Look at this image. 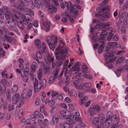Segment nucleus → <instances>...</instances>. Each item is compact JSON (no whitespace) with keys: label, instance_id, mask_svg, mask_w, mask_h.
<instances>
[{"label":"nucleus","instance_id":"nucleus-15","mask_svg":"<svg viewBox=\"0 0 128 128\" xmlns=\"http://www.w3.org/2000/svg\"><path fill=\"white\" fill-rule=\"evenodd\" d=\"M44 59L46 63L50 65V64L53 62L54 58V57L48 55L44 56Z\"/></svg>","mask_w":128,"mask_h":128},{"label":"nucleus","instance_id":"nucleus-39","mask_svg":"<svg viewBox=\"0 0 128 128\" xmlns=\"http://www.w3.org/2000/svg\"><path fill=\"white\" fill-rule=\"evenodd\" d=\"M1 10L4 14L10 12L9 9L8 7L5 6H4Z\"/></svg>","mask_w":128,"mask_h":128},{"label":"nucleus","instance_id":"nucleus-17","mask_svg":"<svg viewBox=\"0 0 128 128\" xmlns=\"http://www.w3.org/2000/svg\"><path fill=\"white\" fill-rule=\"evenodd\" d=\"M17 104L16 103H14L12 105L10 104L8 105V109L10 111H15L17 109Z\"/></svg>","mask_w":128,"mask_h":128},{"label":"nucleus","instance_id":"nucleus-16","mask_svg":"<svg viewBox=\"0 0 128 128\" xmlns=\"http://www.w3.org/2000/svg\"><path fill=\"white\" fill-rule=\"evenodd\" d=\"M43 26L46 28V31L48 32L50 30L49 27L51 25L50 22L48 21L43 20L42 22Z\"/></svg>","mask_w":128,"mask_h":128},{"label":"nucleus","instance_id":"nucleus-20","mask_svg":"<svg viewBox=\"0 0 128 128\" xmlns=\"http://www.w3.org/2000/svg\"><path fill=\"white\" fill-rule=\"evenodd\" d=\"M12 100L14 103H16L19 101L20 99V95L16 93L12 97Z\"/></svg>","mask_w":128,"mask_h":128},{"label":"nucleus","instance_id":"nucleus-3","mask_svg":"<svg viewBox=\"0 0 128 128\" xmlns=\"http://www.w3.org/2000/svg\"><path fill=\"white\" fill-rule=\"evenodd\" d=\"M62 51H60V52H56L55 53L56 58L58 60L56 63V67H59L62 65V64L63 60L64 59L65 57L67 55L66 50L64 51V52L62 54Z\"/></svg>","mask_w":128,"mask_h":128},{"label":"nucleus","instance_id":"nucleus-27","mask_svg":"<svg viewBox=\"0 0 128 128\" xmlns=\"http://www.w3.org/2000/svg\"><path fill=\"white\" fill-rule=\"evenodd\" d=\"M88 99V97L86 96H84L80 98V105L83 104Z\"/></svg>","mask_w":128,"mask_h":128},{"label":"nucleus","instance_id":"nucleus-46","mask_svg":"<svg viewBox=\"0 0 128 128\" xmlns=\"http://www.w3.org/2000/svg\"><path fill=\"white\" fill-rule=\"evenodd\" d=\"M60 126L61 127L63 126L64 128H69V125L67 122V123L60 124Z\"/></svg>","mask_w":128,"mask_h":128},{"label":"nucleus","instance_id":"nucleus-53","mask_svg":"<svg viewBox=\"0 0 128 128\" xmlns=\"http://www.w3.org/2000/svg\"><path fill=\"white\" fill-rule=\"evenodd\" d=\"M64 75L65 76H66V84L67 85H68L69 84V78L68 76L66 75V73L65 72L64 73Z\"/></svg>","mask_w":128,"mask_h":128},{"label":"nucleus","instance_id":"nucleus-1","mask_svg":"<svg viewBox=\"0 0 128 128\" xmlns=\"http://www.w3.org/2000/svg\"><path fill=\"white\" fill-rule=\"evenodd\" d=\"M30 2V0H16L13 6L14 8L19 10H25L28 14L33 16L34 13L31 9L24 8V7L28 6Z\"/></svg>","mask_w":128,"mask_h":128},{"label":"nucleus","instance_id":"nucleus-38","mask_svg":"<svg viewBox=\"0 0 128 128\" xmlns=\"http://www.w3.org/2000/svg\"><path fill=\"white\" fill-rule=\"evenodd\" d=\"M86 73L85 74H83L82 73L81 74V76H82L84 78H86L88 79H91L92 78V76L89 74H86Z\"/></svg>","mask_w":128,"mask_h":128},{"label":"nucleus","instance_id":"nucleus-32","mask_svg":"<svg viewBox=\"0 0 128 128\" xmlns=\"http://www.w3.org/2000/svg\"><path fill=\"white\" fill-rule=\"evenodd\" d=\"M41 51L42 50H41V52H36V56L37 58H36L35 60L38 62H39V60H38V58L39 59H41L42 58V55L41 53H42L41 52Z\"/></svg>","mask_w":128,"mask_h":128},{"label":"nucleus","instance_id":"nucleus-34","mask_svg":"<svg viewBox=\"0 0 128 128\" xmlns=\"http://www.w3.org/2000/svg\"><path fill=\"white\" fill-rule=\"evenodd\" d=\"M17 25L18 26L20 29H23L24 28L22 22L20 20L18 21H17Z\"/></svg>","mask_w":128,"mask_h":128},{"label":"nucleus","instance_id":"nucleus-37","mask_svg":"<svg viewBox=\"0 0 128 128\" xmlns=\"http://www.w3.org/2000/svg\"><path fill=\"white\" fill-rule=\"evenodd\" d=\"M18 90V86L16 84H14L12 88V91L14 92H17Z\"/></svg>","mask_w":128,"mask_h":128},{"label":"nucleus","instance_id":"nucleus-62","mask_svg":"<svg viewBox=\"0 0 128 128\" xmlns=\"http://www.w3.org/2000/svg\"><path fill=\"white\" fill-rule=\"evenodd\" d=\"M60 106L61 107L65 109H67L68 107L66 104L64 103H62L60 104Z\"/></svg>","mask_w":128,"mask_h":128},{"label":"nucleus","instance_id":"nucleus-31","mask_svg":"<svg viewBox=\"0 0 128 128\" xmlns=\"http://www.w3.org/2000/svg\"><path fill=\"white\" fill-rule=\"evenodd\" d=\"M6 98L9 102L10 101L11 99V94L10 89H8L6 91Z\"/></svg>","mask_w":128,"mask_h":128},{"label":"nucleus","instance_id":"nucleus-48","mask_svg":"<svg viewBox=\"0 0 128 128\" xmlns=\"http://www.w3.org/2000/svg\"><path fill=\"white\" fill-rule=\"evenodd\" d=\"M24 110H23L21 109L20 110L18 114V116L20 118L24 115Z\"/></svg>","mask_w":128,"mask_h":128},{"label":"nucleus","instance_id":"nucleus-12","mask_svg":"<svg viewBox=\"0 0 128 128\" xmlns=\"http://www.w3.org/2000/svg\"><path fill=\"white\" fill-rule=\"evenodd\" d=\"M85 88H87L85 90L86 92H90L92 93H94L96 92L95 89L90 88L92 85L90 83H85Z\"/></svg>","mask_w":128,"mask_h":128},{"label":"nucleus","instance_id":"nucleus-33","mask_svg":"<svg viewBox=\"0 0 128 128\" xmlns=\"http://www.w3.org/2000/svg\"><path fill=\"white\" fill-rule=\"evenodd\" d=\"M107 30H110L111 31L108 32V34H109L108 36H107V38L108 39V37H109V39H110L112 38V36L113 35V33H112V27L110 28H107Z\"/></svg>","mask_w":128,"mask_h":128},{"label":"nucleus","instance_id":"nucleus-45","mask_svg":"<svg viewBox=\"0 0 128 128\" xmlns=\"http://www.w3.org/2000/svg\"><path fill=\"white\" fill-rule=\"evenodd\" d=\"M120 14H122V17L124 20H125V17L126 14V12H124L122 13V10H120Z\"/></svg>","mask_w":128,"mask_h":128},{"label":"nucleus","instance_id":"nucleus-18","mask_svg":"<svg viewBox=\"0 0 128 128\" xmlns=\"http://www.w3.org/2000/svg\"><path fill=\"white\" fill-rule=\"evenodd\" d=\"M117 43L115 42H110L108 44V46H106V51H107L109 49L112 48H114L116 47L117 45Z\"/></svg>","mask_w":128,"mask_h":128},{"label":"nucleus","instance_id":"nucleus-7","mask_svg":"<svg viewBox=\"0 0 128 128\" xmlns=\"http://www.w3.org/2000/svg\"><path fill=\"white\" fill-rule=\"evenodd\" d=\"M110 17V14L107 12H104L102 14H96V22H102L105 18H108Z\"/></svg>","mask_w":128,"mask_h":128},{"label":"nucleus","instance_id":"nucleus-57","mask_svg":"<svg viewBox=\"0 0 128 128\" xmlns=\"http://www.w3.org/2000/svg\"><path fill=\"white\" fill-rule=\"evenodd\" d=\"M8 81L6 79H2L1 81V84L4 85H6Z\"/></svg>","mask_w":128,"mask_h":128},{"label":"nucleus","instance_id":"nucleus-41","mask_svg":"<svg viewBox=\"0 0 128 128\" xmlns=\"http://www.w3.org/2000/svg\"><path fill=\"white\" fill-rule=\"evenodd\" d=\"M67 122L69 125L73 126L76 124V122L74 120L69 119L67 121Z\"/></svg>","mask_w":128,"mask_h":128},{"label":"nucleus","instance_id":"nucleus-54","mask_svg":"<svg viewBox=\"0 0 128 128\" xmlns=\"http://www.w3.org/2000/svg\"><path fill=\"white\" fill-rule=\"evenodd\" d=\"M65 114H66V116H70L72 114V113L71 111L67 110H65Z\"/></svg>","mask_w":128,"mask_h":128},{"label":"nucleus","instance_id":"nucleus-21","mask_svg":"<svg viewBox=\"0 0 128 128\" xmlns=\"http://www.w3.org/2000/svg\"><path fill=\"white\" fill-rule=\"evenodd\" d=\"M81 73H80L81 74L82 73L83 74H84L86 73V72L88 70V68L87 65L85 64L82 63L81 66Z\"/></svg>","mask_w":128,"mask_h":128},{"label":"nucleus","instance_id":"nucleus-40","mask_svg":"<svg viewBox=\"0 0 128 128\" xmlns=\"http://www.w3.org/2000/svg\"><path fill=\"white\" fill-rule=\"evenodd\" d=\"M104 43H102V44L100 45L99 48L98 49V52L99 54L101 53L103 50L104 48Z\"/></svg>","mask_w":128,"mask_h":128},{"label":"nucleus","instance_id":"nucleus-64","mask_svg":"<svg viewBox=\"0 0 128 128\" xmlns=\"http://www.w3.org/2000/svg\"><path fill=\"white\" fill-rule=\"evenodd\" d=\"M58 0H52V2L56 6H59V4L58 3Z\"/></svg>","mask_w":128,"mask_h":128},{"label":"nucleus","instance_id":"nucleus-36","mask_svg":"<svg viewBox=\"0 0 128 128\" xmlns=\"http://www.w3.org/2000/svg\"><path fill=\"white\" fill-rule=\"evenodd\" d=\"M85 83L82 82L78 86V88L82 90H85L87 88L85 87Z\"/></svg>","mask_w":128,"mask_h":128},{"label":"nucleus","instance_id":"nucleus-10","mask_svg":"<svg viewBox=\"0 0 128 128\" xmlns=\"http://www.w3.org/2000/svg\"><path fill=\"white\" fill-rule=\"evenodd\" d=\"M32 4L34 6L33 8L36 7L37 8H39L40 6H42L44 4L42 0H31Z\"/></svg>","mask_w":128,"mask_h":128},{"label":"nucleus","instance_id":"nucleus-13","mask_svg":"<svg viewBox=\"0 0 128 128\" xmlns=\"http://www.w3.org/2000/svg\"><path fill=\"white\" fill-rule=\"evenodd\" d=\"M116 52V51H114L112 50H110L108 52L104 55L105 60H108L110 58L114 56V54Z\"/></svg>","mask_w":128,"mask_h":128},{"label":"nucleus","instance_id":"nucleus-59","mask_svg":"<svg viewBox=\"0 0 128 128\" xmlns=\"http://www.w3.org/2000/svg\"><path fill=\"white\" fill-rule=\"evenodd\" d=\"M58 94V93L55 92H53L52 93V99H54V100H55L56 99V97L57 96H56Z\"/></svg>","mask_w":128,"mask_h":128},{"label":"nucleus","instance_id":"nucleus-24","mask_svg":"<svg viewBox=\"0 0 128 128\" xmlns=\"http://www.w3.org/2000/svg\"><path fill=\"white\" fill-rule=\"evenodd\" d=\"M65 110H62L60 111V114L59 116L61 119H64L65 118L66 114H65Z\"/></svg>","mask_w":128,"mask_h":128},{"label":"nucleus","instance_id":"nucleus-58","mask_svg":"<svg viewBox=\"0 0 128 128\" xmlns=\"http://www.w3.org/2000/svg\"><path fill=\"white\" fill-rule=\"evenodd\" d=\"M124 69L123 68H122V67H118V68L117 72H116V74H117V73L120 74V73Z\"/></svg>","mask_w":128,"mask_h":128},{"label":"nucleus","instance_id":"nucleus-42","mask_svg":"<svg viewBox=\"0 0 128 128\" xmlns=\"http://www.w3.org/2000/svg\"><path fill=\"white\" fill-rule=\"evenodd\" d=\"M42 49L41 50V52L42 53H44L47 47L45 43L44 42H42Z\"/></svg>","mask_w":128,"mask_h":128},{"label":"nucleus","instance_id":"nucleus-28","mask_svg":"<svg viewBox=\"0 0 128 128\" xmlns=\"http://www.w3.org/2000/svg\"><path fill=\"white\" fill-rule=\"evenodd\" d=\"M38 66V64L36 62H33L31 65V68L33 72H35Z\"/></svg>","mask_w":128,"mask_h":128},{"label":"nucleus","instance_id":"nucleus-51","mask_svg":"<svg viewBox=\"0 0 128 128\" xmlns=\"http://www.w3.org/2000/svg\"><path fill=\"white\" fill-rule=\"evenodd\" d=\"M22 79L24 82H27L28 80V76L26 75L24 76H22Z\"/></svg>","mask_w":128,"mask_h":128},{"label":"nucleus","instance_id":"nucleus-4","mask_svg":"<svg viewBox=\"0 0 128 128\" xmlns=\"http://www.w3.org/2000/svg\"><path fill=\"white\" fill-rule=\"evenodd\" d=\"M46 40L50 48L52 50H54L55 46L54 44H56L58 41L57 37L54 35H52L51 36H48L46 38Z\"/></svg>","mask_w":128,"mask_h":128},{"label":"nucleus","instance_id":"nucleus-49","mask_svg":"<svg viewBox=\"0 0 128 128\" xmlns=\"http://www.w3.org/2000/svg\"><path fill=\"white\" fill-rule=\"evenodd\" d=\"M10 12L4 14L5 18L6 20H10V19L11 16V15L10 16Z\"/></svg>","mask_w":128,"mask_h":128},{"label":"nucleus","instance_id":"nucleus-43","mask_svg":"<svg viewBox=\"0 0 128 128\" xmlns=\"http://www.w3.org/2000/svg\"><path fill=\"white\" fill-rule=\"evenodd\" d=\"M103 9V12H108L109 11L110 9V6H106L102 8Z\"/></svg>","mask_w":128,"mask_h":128},{"label":"nucleus","instance_id":"nucleus-8","mask_svg":"<svg viewBox=\"0 0 128 128\" xmlns=\"http://www.w3.org/2000/svg\"><path fill=\"white\" fill-rule=\"evenodd\" d=\"M76 73V75L74 76L72 78L74 80L73 81V84L76 88H78V85L79 83V80H84V79L82 78L81 76V74L80 72H77Z\"/></svg>","mask_w":128,"mask_h":128},{"label":"nucleus","instance_id":"nucleus-52","mask_svg":"<svg viewBox=\"0 0 128 128\" xmlns=\"http://www.w3.org/2000/svg\"><path fill=\"white\" fill-rule=\"evenodd\" d=\"M107 118L106 119V121H107L112 116V112H108L107 114Z\"/></svg>","mask_w":128,"mask_h":128},{"label":"nucleus","instance_id":"nucleus-23","mask_svg":"<svg viewBox=\"0 0 128 128\" xmlns=\"http://www.w3.org/2000/svg\"><path fill=\"white\" fill-rule=\"evenodd\" d=\"M42 68H40L37 72V76L39 80H42Z\"/></svg>","mask_w":128,"mask_h":128},{"label":"nucleus","instance_id":"nucleus-61","mask_svg":"<svg viewBox=\"0 0 128 128\" xmlns=\"http://www.w3.org/2000/svg\"><path fill=\"white\" fill-rule=\"evenodd\" d=\"M96 34H94L92 35V42H95L96 41Z\"/></svg>","mask_w":128,"mask_h":128},{"label":"nucleus","instance_id":"nucleus-44","mask_svg":"<svg viewBox=\"0 0 128 128\" xmlns=\"http://www.w3.org/2000/svg\"><path fill=\"white\" fill-rule=\"evenodd\" d=\"M56 78L53 76H52L50 77L49 79L48 83L49 84H51L54 82Z\"/></svg>","mask_w":128,"mask_h":128},{"label":"nucleus","instance_id":"nucleus-55","mask_svg":"<svg viewBox=\"0 0 128 128\" xmlns=\"http://www.w3.org/2000/svg\"><path fill=\"white\" fill-rule=\"evenodd\" d=\"M5 90L4 88L2 86L0 85V92L2 94L5 93Z\"/></svg>","mask_w":128,"mask_h":128},{"label":"nucleus","instance_id":"nucleus-26","mask_svg":"<svg viewBox=\"0 0 128 128\" xmlns=\"http://www.w3.org/2000/svg\"><path fill=\"white\" fill-rule=\"evenodd\" d=\"M71 69L72 70L78 71V72H80V68L79 67V66L78 65V64L76 63L74 64V66H72Z\"/></svg>","mask_w":128,"mask_h":128},{"label":"nucleus","instance_id":"nucleus-25","mask_svg":"<svg viewBox=\"0 0 128 128\" xmlns=\"http://www.w3.org/2000/svg\"><path fill=\"white\" fill-rule=\"evenodd\" d=\"M60 69V68L59 67H56L55 70L53 71L52 76L56 78L58 76V74Z\"/></svg>","mask_w":128,"mask_h":128},{"label":"nucleus","instance_id":"nucleus-63","mask_svg":"<svg viewBox=\"0 0 128 128\" xmlns=\"http://www.w3.org/2000/svg\"><path fill=\"white\" fill-rule=\"evenodd\" d=\"M48 66H47L46 65V67H44V72H46L48 70L50 69V66H49V64H48Z\"/></svg>","mask_w":128,"mask_h":128},{"label":"nucleus","instance_id":"nucleus-19","mask_svg":"<svg viewBox=\"0 0 128 128\" xmlns=\"http://www.w3.org/2000/svg\"><path fill=\"white\" fill-rule=\"evenodd\" d=\"M108 34V32L106 31L103 30L100 33V40H102V42L104 43V38L106 35Z\"/></svg>","mask_w":128,"mask_h":128},{"label":"nucleus","instance_id":"nucleus-29","mask_svg":"<svg viewBox=\"0 0 128 128\" xmlns=\"http://www.w3.org/2000/svg\"><path fill=\"white\" fill-rule=\"evenodd\" d=\"M35 46L38 48H40L41 47V43L40 40L38 39L34 41Z\"/></svg>","mask_w":128,"mask_h":128},{"label":"nucleus","instance_id":"nucleus-60","mask_svg":"<svg viewBox=\"0 0 128 128\" xmlns=\"http://www.w3.org/2000/svg\"><path fill=\"white\" fill-rule=\"evenodd\" d=\"M58 100H62L63 99V96L60 94H58L56 97Z\"/></svg>","mask_w":128,"mask_h":128},{"label":"nucleus","instance_id":"nucleus-5","mask_svg":"<svg viewBox=\"0 0 128 128\" xmlns=\"http://www.w3.org/2000/svg\"><path fill=\"white\" fill-rule=\"evenodd\" d=\"M65 5L67 9L69 10L70 14H73L74 18H76L78 14V11L76 8H74V6L70 1L65 2Z\"/></svg>","mask_w":128,"mask_h":128},{"label":"nucleus","instance_id":"nucleus-9","mask_svg":"<svg viewBox=\"0 0 128 128\" xmlns=\"http://www.w3.org/2000/svg\"><path fill=\"white\" fill-rule=\"evenodd\" d=\"M20 17L22 18V21L24 23L27 24L30 20H32V18L30 15L26 14V15H24L21 14L20 15Z\"/></svg>","mask_w":128,"mask_h":128},{"label":"nucleus","instance_id":"nucleus-30","mask_svg":"<svg viewBox=\"0 0 128 128\" xmlns=\"http://www.w3.org/2000/svg\"><path fill=\"white\" fill-rule=\"evenodd\" d=\"M68 93L73 98H75L77 96L76 93L74 90H72L70 91H68Z\"/></svg>","mask_w":128,"mask_h":128},{"label":"nucleus","instance_id":"nucleus-35","mask_svg":"<svg viewBox=\"0 0 128 128\" xmlns=\"http://www.w3.org/2000/svg\"><path fill=\"white\" fill-rule=\"evenodd\" d=\"M90 112H96V105L95 104H92L90 107Z\"/></svg>","mask_w":128,"mask_h":128},{"label":"nucleus","instance_id":"nucleus-56","mask_svg":"<svg viewBox=\"0 0 128 128\" xmlns=\"http://www.w3.org/2000/svg\"><path fill=\"white\" fill-rule=\"evenodd\" d=\"M103 9L102 8H98L97 9H96V11L98 13H100L101 12V14H102L103 13Z\"/></svg>","mask_w":128,"mask_h":128},{"label":"nucleus","instance_id":"nucleus-6","mask_svg":"<svg viewBox=\"0 0 128 128\" xmlns=\"http://www.w3.org/2000/svg\"><path fill=\"white\" fill-rule=\"evenodd\" d=\"M59 46L56 48V52H60V51H62V53H63L64 52V51H66V55L67 54L68 51V48L67 47H64L65 44L64 42L63 41L62 39H60L59 40Z\"/></svg>","mask_w":128,"mask_h":128},{"label":"nucleus","instance_id":"nucleus-22","mask_svg":"<svg viewBox=\"0 0 128 128\" xmlns=\"http://www.w3.org/2000/svg\"><path fill=\"white\" fill-rule=\"evenodd\" d=\"M58 121V118L57 115L54 114L52 116V124H56Z\"/></svg>","mask_w":128,"mask_h":128},{"label":"nucleus","instance_id":"nucleus-47","mask_svg":"<svg viewBox=\"0 0 128 128\" xmlns=\"http://www.w3.org/2000/svg\"><path fill=\"white\" fill-rule=\"evenodd\" d=\"M109 0H104L100 4V6H102L107 4Z\"/></svg>","mask_w":128,"mask_h":128},{"label":"nucleus","instance_id":"nucleus-14","mask_svg":"<svg viewBox=\"0 0 128 128\" xmlns=\"http://www.w3.org/2000/svg\"><path fill=\"white\" fill-rule=\"evenodd\" d=\"M12 10L13 13L14 14V15H11V16L12 21L13 22L16 21L17 22V21L19 20L20 19L16 14L19 13V12L16 9H13Z\"/></svg>","mask_w":128,"mask_h":128},{"label":"nucleus","instance_id":"nucleus-50","mask_svg":"<svg viewBox=\"0 0 128 128\" xmlns=\"http://www.w3.org/2000/svg\"><path fill=\"white\" fill-rule=\"evenodd\" d=\"M124 60V58L123 57L118 58L117 60L116 61L117 64H118L122 62Z\"/></svg>","mask_w":128,"mask_h":128},{"label":"nucleus","instance_id":"nucleus-2","mask_svg":"<svg viewBox=\"0 0 128 128\" xmlns=\"http://www.w3.org/2000/svg\"><path fill=\"white\" fill-rule=\"evenodd\" d=\"M46 80L45 79H43L39 83L38 80L35 78V81L34 83V91L37 92L41 88H44L46 86Z\"/></svg>","mask_w":128,"mask_h":128},{"label":"nucleus","instance_id":"nucleus-11","mask_svg":"<svg viewBox=\"0 0 128 128\" xmlns=\"http://www.w3.org/2000/svg\"><path fill=\"white\" fill-rule=\"evenodd\" d=\"M50 2H45L46 4L48 6V10L49 12L52 14L56 12L57 11L56 8L52 6H51L50 4L49 3Z\"/></svg>","mask_w":128,"mask_h":128}]
</instances>
